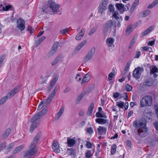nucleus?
I'll return each instance as SVG.
<instances>
[{"instance_id":"47","label":"nucleus","mask_w":158,"mask_h":158,"mask_svg":"<svg viewBox=\"0 0 158 158\" xmlns=\"http://www.w3.org/2000/svg\"><path fill=\"white\" fill-rule=\"evenodd\" d=\"M6 143H2L0 144V151L6 148Z\"/></svg>"},{"instance_id":"35","label":"nucleus","mask_w":158,"mask_h":158,"mask_svg":"<svg viewBox=\"0 0 158 158\" xmlns=\"http://www.w3.org/2000/svg\"><path fill=\"white\" fill-rule=\"evenodd\" d=\"M134 29L133 26H130L129 25L126 30V32H131Z\"/></svg>"},{"instance_id":"36","label":"nucleus","mask_w":158,"mask_h":158,"mask_svg":"<svg viewBox=\"0 0 158 158\" xmlns=\"http://www.w3.org/2000/svg\"><path fill=\"white\" fill-rule=\"evenodd\" d=\"M124 6V5L122 3H117L116 4V7L118 10H121Z\"/></svg>"},{"instance_id":"44","label":"nucleus","mask_w":158,"mask_h":158,"mask_svg":"<svg viewBox=\"0 0 158 158\" xmlns=\"http://www.w3.org/2000/svg\"><path fill=\"white\" fill-rule=\"evenodd\" d=\"M56 51L57 50L52 48L49 52V54L50 56L53 55L56 52Z\"/></svg>"},{"instance_id":"54","label":"nucleus","mask_w":158,"mask_h":158,"mask_svg":"<svg viewBox=\"0 0 158 158\" xmlns=\"http://www.w3.org/2000/svg\"><path fill=\"white\" fill-rule=\"evenodd\" d=\"M137 5L135 4L134 3H133L130 8L131 10V11H133L135 9L136 7L137 6Z\"/></svg>"},{"instance_id":"5","label":"nucleus","mask_w":158,"mask_h":158,"mask_svg":"<svg viewBox=\"0 0 158 158\" xmlns=\"http://www.w3.org/2000/svg\"><path fill=\"white\" fill-rule=\"evenodd\" d=\"M48 5L50 6L52 11L48 10V8L45 10L43 9V11L51 15L52 14V12L54 13H56L59 10V9L60 7V6L58 4H56L55 2L53 0L48 1Z\"/></svg>"},{"instance_id":"22","label":"nucleus","mask_w":158,"mask_h":158,"mask_svg":"<svg viewBox=\"0 0 158 158\" xmlns=\"http://www.w3.org/2000/svg\"><path fill=\"white\" fill-rule=\"evenodd\" d=\"M94 107V103H91L90 105H89L88 109V110L87 111V114L89 116H91L93 111V109Z\"/></svg>"},{"instance_id":"12","label":"nucleus","mask_w":158,"mask_h":158,"mask_svg":"<svg viewBox=\"0 0 158 158\" xmlns=\"http://www.w3.org/2000/svg\"><path fill=\"white\" fill-rule=\"evenodd\" d=\"M142 68L138 67L135 69L133 72V76L136 79L140 78Z\"/></svg>"},{"instance_id":"10","label":"nucleus","mask_w":158,"mask_h":158,"mask_svg":"<svg viewBox=\"0 0 158 158\" xmlns=\"http://www.w3.org/2000/svg\"><path fill=\"white\" fill-rule=\"evenodd\" d=\"M95 48L94 47L92 48L89 50L84 59V61L85 62L88 61L92 58L95 53Z\"/></svg>"},{"instance_id":"63","label":"nucleus","mask_w":158,"mask_h":158,"mask_svg":"<svg viewBox=\"0 0 158 158\" xmlns=\"http://www.w3.org/2000/svg\"><path fill=\"white\" fill-rule=\"evenodd\" d=\"M70 90V88L69 87H67L64 90V92L66 93L68 92Z\"/></svg>"},{"instance_id":"15","label":"nucleus","mask_w":158,"mask_h":158,"mask_svg":"<svg viewBox=\"0 0 158 158\" xmlns=\"http://www.w3.org/2000/svg\"><path fill=\"white\" fill-rule=\"evenodd\" d=\"M58 75H56L53 79L51 81L49 88V91L51 90V89L53 88L54 86L55 85L56 81L58 80Z\"/></svg>"},{"instance_id":"28","label":"nucleus","mask_w":158,"mask_h":158,"mask_svg":"<svg viewBox=\"0 0 158 158\" xmlns=\"http://www.w3.org/2000/svg\"><path fill=\"white\" fill-rule=\"evenodd\" d=\"M11 7L12 6L10 5L3 6L2 4L0 5V8H1L2 7V10L3 11H7L11 8ZM0 10H2L1 9H0Z\"/></svg>"},{"instance_id":"50","label":"nucleus","mask_w":158,"mask_h":158,"mask_svg":"<svg viewBox=\"0 0 158 158\" xmlns=\"http://www.w3.org/2000/svg\"><path fill=\"white\" fill-rule=\"evenodd\" d=\"M42 101L40 103V104L39 106L37 108L38 110H40L44 106H46L45 104H44V103H42Z\"/></svg>"},{"instance_id":"32","label":"nucleus","mask_w":158,"mask_h":158,"mask_svg":"<svg viewBox=\"0 0 158 158\" xmlns=\"http://www.w3.org/2000/svg\"><path fill=\"white\" fill-rule=\"evenodd\" d=\"M93 154L90 150H87L85 153V157L86 158H90L92 156Z\"/></svg>"},{"instance_id":"1","label":"nucleus","mask_w":158,"mask_h":158,"mask_svg":"<svg viewBox=\"0 0 158 158\" xmlns=\"http://www.w3.org/2000/svg\"><path fill=\"white\" fill-rule=\"evenodd\" d=\"M41 136L40 132L36 135L29 146L30 149L25 153L23 158H32L31 156L36 153L37 150L36 146Z\"/></svg>"},{"instance_id":"37","label":"nucleus","mask_w":158,"mask_h":158,"mask_svg":"<svg viewBox=\"0 0 158 158\" xmlns=\"http://www.w3.org/2000/svg\"><path fill=\"white\" fill-rule=\"evenodd\" d=\"M7 98H8L7 96L2 98L0 100V105L3 104L4 103L6 102Z\"/></svg>"},{"instance_id":"34","label":"nucleus","mask_w":158,"mask_h":158,"mask_svg":"<svg viewBox=\"0 0 158 158\" xmlns=\"http://www.w3.org/2000/svg\"><path fill=\"white\" fill-rule=\"evenodd\" d=\"M158 72V68L156 66L152 68L151 70L150 74H153L155 73Z\"/></svg>"},{"instance_id":"18","label":"nucleus","mask_w":158,"mask_h":158,"mask_svg":"<svg viewBox=\"0 0 158 158\" xmlns=\"http://www.w3.org/2000/svg\"><path fill=\"white\" fill-rule=\"evenodd\" d=\"M106 130L104 127L99 126L98 128L97 131L98 134L101 135L106 133Z\"/></svg>"},{"instance_id":"9","label":"nucleus","mask_w":158,"mask_h":158,"mask_svg":"<svg viewBox=\"0 0 158 158\" xmlns=\"http://www.w3.org/2000/svg\"><path fill=\"white\" fill-rule=\"evenodd\" d=\"M16 27L21 31H23L25 27V21L23 19L19 18L17 20Z\"/></svg>"},{"instance_id":"59","label":"nucleus","mask_w":158,"mask_h":158,"mask_svg":"<svg viewBox=\"0 0 158 158\" xmlns=\"http://www.w3.org/2000/svg\"><path fill=\"white\" fill-rule=\"evenodd\" d=\"M96 116L98 118H102V114L100 112H98L96 113Z\"/></svg>"},{"instance_id":"39","label":"nucleus","mask_w":158,"mask_h":158,"mask_svg":"<svg viewBox=\"0 0 158 158\" xmlns=\"http://www.w3.org/2000/svg\"><path fill=\"white\" fill-rule=\"evenodd\" d=\"M69 31V28H66L65 29L60 30V33L61 34H65L66 33H68Z\"/></svg>"},{"instance_id":"27","label":"nucleus","mask_w":158,"mask_h":158,"mask_svg":"<svg viewBox=\"0 0 158 158\" xmlns=\"http://www.w3.org/2000/svg\"><path fill=\"white\" fill-rule=\"evenodd\" d=\"M137 35H135L134 36L133 39L131 40L130 44L129 45V48H131L134 45L135 43V42L137 40Z\"/></svg>"},{"instance_id":"13","label":"nucleus","mask_w":158,"mask_h":158,"mask_svg":"<svg viewBox=\"0 0 158 158\" xmlns=\"http://www.w3.org/2000/svg\"><path fill=\"white\" fill-rule=\"evenodd\" d=\"M91 79L90 74L87 73L84 76L81 83V85H84L85 84L88 82Z\"/></svg>"},{"instance_id":"14","label":"nucleus","mask_w":158,"mask_h":158,"mask_svg":"<svg viewBox=\"0 0 158 158\" xmlns=\"http://www.w3.org/2000/svg\"><path fill=\"white\" fill-rule=\"evenodd\" d=\"M114 41L115 39L114 38L110 37L106 39V42L108 47H110L113 46L114 47Z\"/></svg>"},{"instance_id":"57","label":"nucleus","mask_w":158,"mask_h":158,"mask_svg":"<svg viewBox=\"0 0 158 158\" xmlns=\"http://www.w3.org/2000/svg\"><path fill=\"white\" fill-rule=\"evenodd\" d=\"M85 29L83 28L82 29L81 31L80 32V33H81L80 36H83L85 33Z\"/></svg>"},{"instance_id":"51","label":"nucleus","mask_w":158,"mask_h":158,"mask_svg":"<svg viewBox=\"0 0 158 158\" xmlns=\"http://www.w3.org/2000/svg\"><path fill=\"white\" fill-rule=\"evenodd\" d=\"M114 73L111 72L109 75L108 77V79L110 81L112 80V79H111V78H112L114 76Z\"/></svg>"},{"instance_id":"19","label":"nucleus","mask_w":158,"mask_h":158,"mask_svg":"<svg viewBox=\"0 0 158 158\" xmlns=\"http://www.w3.org/2000/svg\"><path fill=\"white\" fill-rule=\"evenodd\" d=\"M64 111V108L63 107H62L59 110L55 117V119L56 120H58L60 117L61 116Z\"/></svg>"},{"instance_id":"42","label":"nucleus","mask_w":158,"mask_h":158,"mask_svg":"<svg viewBox=\"0 0 158 158\" xmlns=\"http://www.w3.org/2000/svg\"><path fill=\"white\" fill-rule=\"evenodd\" d=\"M87 132L90 134H92L93 133L94 131L93 129L91 127H89L87 128L86 130Z\"/></svg>"},{"instance_id":"62","label":"nucleus","mask_w":158,"mask_h":158,"mask_svg":"<svg viewBox=\"0 0 158 158\" xmlns=\"http://www.w3.org/2000/svg\"><path fill=\"white\" fill-rule=\"evenodd\" d=\"M141 55V52L139 51L137 52L135 57V58H139Z\"/></svg>"},{"instance_id":"20","label":"nucleus","mask_w":158,"mask_h":158,"mask_svg":"<svg viewBox=\"0 0 158 158\" xmlns=\"http://www.w3.org/2000/svg\"><path fill=\"white\" fill-rule=\"evenodd\" d=\"M96 122L100 124H103L107 123L108 125L109 124L108 120L102 118H98L95 119Z\"/></svg>"},{"instance_id":"52","label":"nucleus","mask_w":158,"mask_h":158,"mask_svg":"<svg viewBox=\"0 0 158 158\" xmlns=\"http://www.w3.org/2000/svg\"><path fill=\"white\" fill-rule=\"evenodd\" d=\"M86 146L87 148H91L92 147V144L90 142L87 141Z\"/></svg>"},{"instance_id":"30","label":"nucleus","mask_w":158,"mask_h":158,"mask_svg":"<svg viewBox=\"0 0 158 158\" xmlns=\"http://www.w3.org/2000/svg\"><path fill=\"white\" fill-rule=\"evenodd\" d=\"M24 146V145H22L18 147L14 151V153H16L19 152L23 148Z\"/></svg>"},{"instance_id":"40","label":"nucleus","mask_w":158,"mask_h":158,"mask_svg":"<svg viewBox=\"0 0 158 158\" xmlns=\"http://www.w3.org/2000/svg\"><path fill=\"white\" fill-rule=\"evenodd\" d=\"M97 28L95 27L93 28L90 31L88 35H91L93 34L96 31Z\"/></svg>"},{"instance_id":"58","label":"nucleus","mask_w":158,"mask_h":158,"mask_svg":"<svg viewBox=\"0 0 158 158\" xmlns=\"http://www.w3.org/2000/svg\"><path fill=\"white\" fill-rule=\"evenodd\" d=\"M156 130L158 132V122H156L153 123Z\"/></svg>"},{"instance_id":"2","label":"nucleus","mask_w":158,"mask_h":158,"mask_svg":"<svg viewBox=\"0 0 158 158\" xmlns=\"http://www.w3.org/2000/svg\"><path fill=\"white\" fill-rule=\"evenodd\" d=\"M133 126L137 129L138 135L142 137L146 136L148 133V129L144 122L141 120H136L134 122Z\"/></svg>"},{"instance_id":"41","label":"nucleus","mask_w":158,"mask_h":158,"mask_svg":"<svg viewBox=\"0 0 158 158\" xmlns=\"http://www.w3.org/2000/svg\"><path fill=\"white\" fill-rule=\"evenodd\" d=\"M14 143H10L7 149V151L8 152H10L12 149V148L14 146Z\"/></svg>"},{"instance_id":"17","label":"nucleus","mask_w":158,"mask_h":158,"mask_svg":"<svg viewBox=\"0 0 158 158\" xmlns=\"http://www.w3.org/2000/svg\"><path fill=\"white\" fill-rule=\"evenodd\" d=\"M59 145L56 142H53L52 144V148L54 151L57 153H59L60 150L59 149Z\"/></svg>"},{"instance_id":"25","label":"nucleus","mask_w":158,"mask_h":158,"mask_svg":"<svg viewBox=\"0 0 158 158\" xmlns=\"http://www.w3.org/2000/svg\"><path fill=\"white\" fill-rule=\"evenodd\" d=\"M112 16L118 21H119V19H121V20H122V17L119 16V14L117 12L114 11L112 14Z\"/></svg>"},{"instance_id":"3","label":"nucleus","mask_w":158,"mask_h":158,"mask_svg":"<svg viewBox=\"0 0 158 158\" xmlns=\"http://www.w3.org/2000/svg\"><path fill=\"white\" fill-rule=\"evenodd\" d=\"M47 109H43L37 114L35 115L31 119L32 124L30 126V131L32 132L33 130L39 125L40 119L47 113Z\"/></svg>"},{"instance_id":"16","label":"nucleus","mask_w":158,"mask_h":158,"mask_svg":"<svg viewBox=\"0 0 158 158\" xmlns=\"http://www.w3.org/2000/svg\"><path fill=\"white\" fill-rule=\"evenodd\" d=\"M19 91V89L17 88L13 89L7 95V97L8 98H10L13 97Z\"/></svg>"},{"instance_id":"24","label":"nucleus","mask_w":158,"mask_h":158,"mask_svg":"<svg viewBox=\"0 0 158 158\" xmlns=\"http://www.w3.org/2000/svg\"><path fill=\"white\" fill-rule=\"evenodd\" d=\"M46 39V37L45 36H42L37 40L35 41V44L36 45V47H37L42 42V41Z\"/></svg>"},{"instance_id":"61","label":"nucleus","mask_w":158,"mask_h":158,"mask_svg":"<svg viewBox=\"0 0 158 158\" xmlns=\"http://www.w3.org/2000/svg\"><path fill=\"white\" fill-rule=\"evenodd\" d=\"M155 41H156V40H153L152 41H149L148 43V44L149 45L152 46L154 45V44L155 43Z\"/></svg>"},{"instance_id":"60","label":"nucleus","mask_w":158,"mask_h":158,"mask_svg":"<svg viewBox=\"0 0 158 158\" xmlns=\"http://www.w3.org/2000/svg\"><path fill=\"white\" fill-rule=\"evenodd\" d=\"M119 96V94L118 93L115 92L113 94V97L114 98H117Z\"/></svg>"},{"instance_id":"43","label":"nucleus","mask_w":158,"mask_h":158,"mask_svg":"<svg viewBox=\"0 0 158 158\" xmlns=\"http://www.w3.org/2000/svg\"><path fill=\"white\" fill-rule=\"evenodd\" d=\"M67 151L70 155H72L74 154V150L73 148H67Z\"/></svg>"},{"instance_id":"8","label":"nucleus","mask_w":158,"mask_h":158,"mask_svg":"<svg viewBox=\"0 0 158 158\" xmlns=\"http://www.w3.org/2000/svg\"><path fill=\"white\" fill-rule=\"evenodd\" d=\"M57 89L56 87H55L52 93L49 96L48 98L47 99L43 100L42 103H44L45 105H48L53 99L56 93Z\"/></svg>"},{"instance_id":"45","label":"nucleus","mask_w":158,"mask_h":158,"mask_svg":"<svg viewBox=\"0 0 158 158\" xmlns=\"http://www.w3.org/2000/svg\"><path fill=\"white\" fill-rule=\"evenodd\" d=\"M59 43L57 42H55L53 44V46H52V48L54 49L55 50H57L58 48V46Z\"/></svg>"},{"instance_id":"38","label":"nucleus","mask_w":158,"mask_h":158,"mask_svg":"<svg viewBox=\"0 0 158 158\" xmlns=\"http://www.w3.org/2000/svg\"><path fill=\"white\" fill-rule=\"evenodd\" d=\"M124 103L123 102L120 101L116 102V105L118 107L120 108H123L124 106Z\"/></svg>"},{"instance_id":"7","label":"nucleus","mask_w":158,"mask_h":158,"mask_svg":"<svg viewBox=\"0 0 158 158\" xmlns=\"http://www.w3.org/2000/svg\"><path fill=\"white\" fill-rule=\"evenodd\" d=\"M108 3V0H102L98 6V13L100 14L103 13L107 9Z\"/></svg>"},{"instance_id":"53","label":"nucleus","mask_w":158,"mask_h":158,"mask_svg":"<svg viewBox=\"0 0 158 158\" xmlns=\"http://www.w3.org/2000/svg\"><path fill=\"white\" fill-rule=\"evenodd\" d=\"M109 9L110 12L114 11V6L111 4H110L109 6Z\"/></svg>"},{"instance_id":"48","label":"nucleus","mask_w":158,"mask_h":158,"mask_svg":"<svg viewBox=\"0 0 158 158\" xmlns=\"http://www.w3.org/2000/svg\"><path fill=\"white\" fill-rule=\"evenodd\" d=\"M87 42L86 40H84L80 44V49L86 44Z\"/></svg>"},{"instance_id":"31","label":"nucleus","mask_w":158,"mask_h":158,"mask_svg":"<svg viewBox=\"0 0 158 158\" xmlns=\"http://www.w3.org/2000/svg\"><path fill=\"white\" fill-rule=\"evenodd\" d=\"M117 148L116 145L113 144L112 145L110 153L111 155H114L116 152Z\"/></svg>"},{"instance_id":"49","label":"nucleus","mask_w":158,"mask_h":158,"mask_svg":"<svg viewBox=\"0 0 158 158\" xmlns=\"http://www.w3.org/2000/svg\"><path fill=\"white\" fill-rule=\"evenodd\" d=\"M126 89L127 91H130L132 89V87L131 86L127 84L126 85Z\"/></svg>"},{"instance_id":"6","label":"nucleus","mask_w":158,"mask_h":158,"mask_svg":"<svg viewBox=\"0 0 158 158\" xmlns=\"http://www.w3.org/2000/svg\"><path fill=\"white\" fill-rule=\"evenodd\" d=\"M153 98L151 96L145 95L141 99L140 106L143 107L146 106H151L152 103Z\"/></svg>"},{"instance_id":"26","label":"nucleus","mask_w":158,"mask_h":158,"mask_svg":"<svg viewBox=\"0 0 158 158\" xmlns=\"http://www.w3.org/2000/svg\"><path fill=\"white\" fill-rule=\"evenodd\" d=\"M11 132V130L10 128H8L6 130L3 135L4 138H6L9 135Z\"/></svg>"},{"instance_id":"56","label":"nucleus","mask_w":158,"mask_h":158,"mask_svg":"<svg viewBox=\"0 0 158 158\" xmlns=\"http://www.w3.org/2000/svg\"><path fill=\"white\" fill-rule=\"evenodd\" d=\"M130 66V63H129V62H128L127 63V64L124 68V70L127 71V70H128V69H129Z\"/></svg>"},{"instance_id":"29","label":"nucleus","mask_w":158,"mask_h":158,"mask_svg":"<svg viewBox=\"0 0 158 158\" xmlns=\"http://www.w3.org/2000/svg\"><path fill=\"white\" fill-rule=\"evenodd\" d=\"M151 11L149 10H147L143 11L140 14L142 16L145 17L149 15Z\"/></svg>"},{"instance_id":"4","label":"nucleus","mask_w":158,"mask_h":158,"mask_svg":"<svg viewBox=\"0 0 158 158\" xmlns=\"http://www.w3.org/2000/svg\"><path fill=\"white\" fill-rule=\"evenodd\" d=\"M117 26L120 27V23L119 21L116 22L113 19L110 20L103 25V31L105 32L108 31L115 32L116 27Z\"/></svg>"},{"instance_id":"46","label":"nucleus","mask_w":158,"mask_h":158,"mask_svg":"<svg viewBox=\"0 0 158 158\" xmlns=\"http://www.w3.org/2000/svg\"><path fill=\"white\" fill-rule=\"evenodd\" d=\"M86 93V92L85 91H83L81 93V94L80 95V101L84 97Z\"/></svg>"},{"instance_id":"11","label":"nucleus","mask_w":158,"mask_h":158,"mask_svg":"<svg viewBox=\"0 0 158 158\" xmlns=\"http://www.w3.org/2000/svg\"><path fill=\"white\" fill-rule=\"evenodd\" d=\"M67 141L66 143L67 144V146L69 147H73L77 142L76 139L75 137L73 138L67 137Z\"/></svg>"},{"instance_id":"21","label":"nucleus","mask_w":158,"mask_h":158,"mask_svg":"<svg viewBox=\"0 0 158 158\" xmlns=\"http://www.w3.org/2000/svg\"><path fill=\"white\" fill-rule=\"evenodd\" d=\"M62 57V55H60L57 56L52 62V65L54 66L56 64L61 60Z\"/></svg>"},{"instance_id":"64","label":"nucleus","mask_w":158,"mask_h":158,"mask_svg":"<svg viewBox=\"0 0 158 158\" xmlns=\"http://www.w3.org/2000/svg\"><path fill=\"white\" fill-rule=\"evenodd\" d=\"M79 46V45H78L75 48L74 51V53L75 54L77 53L79 51V48L78 46Z\"/></svg>"},{"instance_id":"55","label":"nucleus","mask_w":158,"mask_h":158,"mask_svg":"<svg viewBox=\"0 0 158 158\" xmlns=\"http://www.w3.org/2000/svg\"><path fill=\"white\" fill-rule=\"evenodd\" d=\"M126 145L129 147H130L131 145V141L129 140H128L126 142Z\"/></svg>"},{"instance_id":"33","label":"nucleus","mask_w":158,"mask_h":158,"mask_svg":"<svg viewBox=\"0 0 158 158\" xmlns=\"http://www.w3.org/2000/svg\"><path fill=\"white\" fill-rule=\"evenodd\" d=\"M144 85L147 86H151L153 85V81L152 80L147 81L144 83Z\"/></svg>"},{"instance_id":"23","label":"nucleus","mask_w":158,"mask_h":158,"mask_svg":"<svg viewBox=\"0 0 158 158\" xmlns=\"http://www.w3.org/2000/svg\"><path fill=\"white\" fill-rule=\"evenodd\" d=\"M153 29L152 27H149L148 28L141 33V36L143 37L147 35L150 32L152 31L153 30Z\"/></svg>"}]
</instances>
